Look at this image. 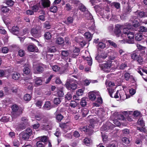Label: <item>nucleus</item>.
Segmentation results:
<instances>
[{"label": "nucleus", "instance_id": "obj_1", "mask_svg": "<svg viewBox=\"0 0 147 147\" xmlns=\"http://www.w3.org/2000/svg\"><path fill=\"white\" fill-rule=\"evenodd\" d=\"M79 9L84 12L85 16L88 20V24L87 26L88 29L90 31H94L95 30V26L94 20L92 15L87 9L81 3L80 4Z\"/></svg>", "mask_w": 147, "mask_h": 147}, {"label": "nucleus", "instance_id": "obj_2", "mask_svg": "<svg viewBox=\"0 0 147 147\" xmlns=\"http://www.w3.org/2000/svg\"><path fill=\"white\" fill-rule=\"evenodd\" d=\"M125 26L123 29V34L121 35V37L123 38H126L127 37L129 39L127 42L129 44H133L134 43V34L133 32H131L130 29L131 28V25L128 23L125 24Z\"/></svg>", "mask_w": 147, "mask_h": 147}, {"label": "nucleus", "instance_id": "obj_3", "mask_svg": "<svg viewBox=\"0 0 147 147\" xmlns=\"http://www.w3.org/2000/svg\"><path fill=\"white\" fill-rule=\"evenodd\" d=\"M111 62L108 60L105 61V63L99 65V66L101 69L106 72H109L111 71Z\"/></svg>", "mask_w": 147, "mask_h": 147}, {"label": "nucleus", "instance_id": "obj_4", "mask_svg": "<svg viewBox=\"0 0 147 147\" xmlns=\"http://www.w3.org/2000/svg\"><path fill=\"white\" fill-rule=\"evenodd\" d=\"M120 97L121 100H124L126 98L130 97V96L126 95L125 92L124 90H117L114 96L115 98H118Z\"/></svg>", "mask_w": 147, "mask_h": 147}, {"label": "nucleus", "instance_id": "obj_5", "mask_svg": "<svg viewBox=\"0 0 147 147\" xmlns=\"http://www.w3.org/2000/svg\"><path fill=\"white\" fill-rule=\"evenodd\" d=\"M105 84L107 86H108L107 90L110 96L111 97H113L112 94L114 92L116 88L114 83L112 82H108L106 81L105 82Z\"/></svg>", "mask_w": 147, "mask_h": 147}, {"label": "nucleus", "instance_id": "obj_6", "mask_svg": "<svg viewBox=\"0 0 147 147\" xmlns=\"http://www.w3.org/2000/svg\"><path fill=\"white\" fill-rule=\"evenodd\" d=\"M71 52L68 50H63L61 51V58L65 61H67L69 59V61L70 62L71 59L70 57H71Z\"/></svg>", "mask_w": 147, "mask_h": 147}, {"label": "nucleus", "instance_id": "obj_7", "mask_svg": "<svg viewBox=\"0 0 147 147\" xmlns=\"http://www.w3.org/2000/svg\"><path fill=\"white\" fill-rule=\"evenodd\" d=\"M25 120L24 124H22L21 123L18 124L16 126V129L17 131H20L25 128L26 126L28 124V119L25 117L22 118V121Z\"/></svg>", "mask_w": 147, "mask_h": 147}, {"label": "nucleus", "instance_id": "obj_8", "mask_svg": "<svg viewBox=\"0 0 147 147\" xmlns=\"http://www.w3.org/2000/svg\"><path fill=\"white\" fill-rule=\"evenodd\" d=\"M71 123L69 121L62 123L60 125L61 128L63 129L64 133H65L68 130L71 129Z\"/></svg>", "mask_w": 147, "mask_h": 147}, {"label": "nucleus", "instance_id": "obj_9", "mask_svg": "<svg viewBox=\"0 0 147 147\" xmlns=\"http://www.w3.org/2000/svg\"><path fill=\"white\" fill-rule=\"evenodd\" d=\"M45 67V66L42 63H38L36 66L34 67V68L36 70L34 71V73L35 74H40L42 73L44 71V68Z\"/></svg>", "mask_w": 147, "mask_h": 147}, {"label": "nucleus", "instance_id": "obj_10", "mask_svg": "<svg viewBox=\"0 0 147 147\" xmlns=\"http://www.w3.org/2000/svg\"><path fill=\"white\" fill-rule=\"evenodd\" d=\"M12 109L13 114H16L17 116H19L22 113L23 109L21 107H19L16 105H13L12 107Z\"/></svg>", "mask_w": 147, "mask_h": 147}, {"label": "nucleus", "instance_id": "obj_11", "mask_svg": "<svg viewBox=\"0 0 147 147\" xmlns=\"http://www.w3.org/2000/svg\"><path fill=\"white\" fill-rule=\"evenodd\" d=\"M121 26L119 24H117L115 26L114 33L117 37H119L120 36L121 37V34H123L121 31Z\"/></svg>", "mask_w": 147, "mask_h": 147}, {"label": "nucleus", "instance_id": "obj_12", "mask_svg": "<svg viewBox=\"0 0 147 147\" xmlns=\"http://www.w3.org/2000/svg\"><path fill=\"white\" fill-rule=\"evenodd\" d=\"M94 128V125L92 124L90 125L89 126L87 127H80L79 128V130L82 132H88L90 133L92 131L93 128Z\"/></svg>", "mask_w": 147, "mask_h": 147}, {"label": "nucleus", "instance_id": "obj_13", "mask_svg": "<svg viewBox=\"0 0 147 147\" xmlns=\"http://www.w3.org/2000/svg\"><path fill=\"white\" fill-rule=\"evenodd\" d=\"M31 34L35 38L39 37L41 36V32L40 30L33 28L31 30Z\"/></svg>", "mask_w": 147, "mask_h": 147}, {"label": "nucleus", "instance_id": "obj_14", "mask_svg": "<svg viewBox=\"0 0 147 147\" xmlns=\"http://www.w3.org/2000/svg\"><path fill=\"white\" fill-rule=\"evenodd\" d=\"M99 93L98 92L94 91L89 93L88 96L90 100L92 101L95 100L96 96L99 95Z\"/></svg>", "mask_w": 147, "mask_h": 147}, {"label": "nucleus", "instance_id": "obj_15", "mask_svg": "<svg viewBox=\"0 0 147 147\" xmlns=\"http://www.w3.org/2000/svg\"><path fill=\"white\" fill-rule=\"evenodd\" d=\"M108 51L110 55L109 58L111 60H114L117 57V53L114 50L110 49L108 50Z\"/></svg>", "mask_w": 147, "mask_h": 147}, {"label": "nucleus", "instance_id": "obj_16", "mask_svg": "<svg viewBox=\"0 0 147 147\" xmlns=\"http://www.w3.org/2000/svg\"><path fill=\"white\" fill-rule=\"evenodd\" d=\"M107 57L106 53H102L100 55H97L95 57L96 59L99 63L102 62V59L106 58Z\"/></svg>", "mask_w": 147, "mask_h": 147}, {"label": "nucleus", "instance_id": "obj_17", "mask_svg": "<svg viewBox=\"0 0 147 147\" xmlns=\"http://www.w3.org/2000/svg\"><path fill=\"white\" fill-rule=\"evenodd\" d=\"M65 85L67 88L70 90H75L77 87L76 84L74 83L70 84L69 83L67 82Z\"/></svg>", "mask_w": 147, "mask_h": 147}, {"label": "nucleus", "instance_id": "obj_18", "mask_svg": "<svg viewBox=\"0 0 147 147\" xmlns=\"http://www.w3.org/2000/svg\"><path fill=\"white\" fill-rule=\"evenodd\" d=\"M34 81L35 86L40 85L42 83V78L41 77H36L34 79Z\"/></svg>", "mask_w": 147, "mask_h": 147}, {"label": "nucleus", "instance_id": "obj_19", "mask_svg": "<svg viewBox=\"0 0 147 147\" xmlns=\"http://www.w3.org/2000/svg\"><path fill=\"white\" fill-rule=\"evenodd\" d=\"M131 8L129 5L127 7H123V12L124 14L127 15L131 11Z\"/></svg>", "mask_w": 147, "mask_h": 147}, {"label": "nucleus", "instance_id": "obj_20", "mask_svg": "<svg viewBox=\"0 0 147 147\" xmlns=\"http://www.w3.org/2000/svg\"><path fill=\"white\" fill-rule=\"evenodd\" d=\"M28 51L31 52H37L38 51L37 47L34 45H29L27 47Z\"/></svg>", "mask_w": 147, "mask_h": 147}, {"label": "nucleus", "instance_id": "obj_21", "mask_svg": "<svg viewBox=\"0 0 147 147\" xmlns=\"http://www.w3.org/2000/svg\"><path fill=\"white\" fill-rule=\"evenodd\" d=\"M80 51V50L78 48H75L73 50V53H71V57L76 58L79 55Z\"/></svg>", "mask_w": 147, "mask_h": 147}, {"label": "nucleus", "instance_id": "obj_22", "mask_svg": "<svg viewBox=\"0 0 147 147\" xmlns=\"http://www.w3.org/2000/svg\"><path fill=\"white\" fill-rule=\"evenodd\" d=\"M135 13L136 14L138 15V17L139 18L147 17V12L136 11Z\"/></svg>", "mask_w": 147, "mask_h": 147}, {"label": "nucleus", "instance_id": "obj_23", "mask_svg": "<svg viewBox=\"0 0 147 147\" xmlns=\"http://www.w3.org/2000/svg\"><path fill=\"white\" fill-rule=\"evenodd\" d=\"M41 3L44 7H47L50 5V2L49 0H42Z\"/></svg>", "mask_w": 147, "mask_h": 147}, {"label": "nucleus", "instance_id": "obj_24", "mask_svg": "<svg viewBox=\"0 0 147 147\" xmlns=\"http://www.w3.org/2000/svg\"><path fill=\"white\" fill-rule=\"evenodd\" d=\"M140 53V50L134 51L131 55V57L133 59H136Z\"/></svg>", "mask_w": 147, "mask_h": 147}, {"label": "nucleus", "instance_id": "obj_25", "mask_svg": "<svg viewBox=\"0 0 147 147\" xmlns=\"http://www.w3.org/2000/svg\"><path fill=\"white\" fill-rule=\"evenodd\" d=\"M108 126H107L106 125H103L101 128V130L103 131H105L107 130H109V129H111L113 128L114 125L113 124H111L110 123H109Z\"/></svg>", "mask_w": 147, "mask_h": 147}, {"label": "nucleus", "instance_id": "obj_26", "mask_svg": "<svg viewBox=\"0 0 147 147\" xmlns=\"http://www.w3.org/2000/svg\"><path fill=\"white\" fill-rule=\"evenodd\" d=\"M19 29L17 26H13L10 30L11 33L17 35L18 33Z\"/></svg>", "mask_w": 147, "mask_h": 147}, {"label": "nucleus", "instance_id": "obj_27", "mask_svg": "<svg viewBox=\"0 0 147 147\" xmlns=\"http://www.w3.org/2000/svg\"><path fill=\"white\" fill-rule=\"evenodd\" d=\"M111 14V13L109 11H106L105 13L102 15V17L103 18L108 20L110 18Z\"/></svg>", "mask_w": 147, "mask_h": 147}, {"label": "nucleus", "instance_id": "obj_28", "mask_svg": "<svg viewBox=\"0 0 147 147\" xmlns=\"http://www.w3.org/2000/svg\"><path fill=\"white\" fill-rule=\"evenodd\" d=\"M89 112L88 110L86 108H84L81 110L80 113L82 117H86L88 114Z\"/></svg>", "mask_w": 147, "mask_h": 147}, {"label": "nucleus", "instance_id": "obj_29", "mask_svg": "<svg viewBox=\"0 0 147 147\" xmlns=\"http://www.w3.org/2000/svg\"><path fill=\"white\" fill-rule=\"evenodd\" d=\"M55 43L58 45H62L64 43V40L61 37H58L56 39Z\"/></svg>", "mask_w": 147, "mask_h": 147}, {"label": "nucleus", "instance_id": "obj_30", "mask_svg": "<svg viewBox=\"0 0 147 147\" xmlns=\"http://www.w3.org/2000/svg\"><path fill=\"white\" fill-rule=\"evenodd\" d=\"M143 139L144 137L141 134L138 135L137 138L136 140L135 143L137 144H138L140 143L142 140H143Z\"/></svg>", "mask_w": 147, "mask_h": 147}, {"label": "nucleus", "instance_id": "obj_31", "mask_svg": "<svg viewBox=\"0 0 147 147\" xmlns=\"http://www.w3.org/2000/svg\"><path fill=\"white\" fill-rule=\"evenodd\" d=\"M43 109L46 110H49L51 108V103L49 101L46 102L43 107Z\"/></svg>", "mask_w": 147, "mask_h": 147}, {"label": "nucleus", "instance_id": "obj_32", "mask_svg": "<svg viewBox=\"0 0 147 147\" xmlns=\"http://www.w3.org/2000/svg\"><path fill=\"white\" fill-rule=\"evenodd\" d=\"M138 129L141 132H144L146 134V135L144 136V138L145 140L147 141V130L145 128H140V127H138Z\"/></svg>", "mask_w": 147, "mask_h": 147}, {"label": "nucleus", "instance_id": "obj_33", "mask_svg": "<svg viewBox=\"0 0 147 147\" xmlns=\"http://www.w3.org/2000/svg\"><path fill=\"white\" fill-rule=\"evenodd\" d=\"M35 117L37 121H40L42 123H45L46 122V121H44L43 120L44 119L43 118L42 116L41 115H36L35 116Z\"/></svg>", "mask_w": 147, "mask_h": 147}, {"label": "nucleus", "instance_id": "obj_34", "mask_svg": "<svg viewBox=\"0 0 147 147\" xmlns=\"http://www.w3.org/2000/svg\"><path fill=\"white\" fill-rule=\"evenodd\" d=\"M20 76V74L18 72H15L12 74V78L15 80H18Z\"/></svg>", "mask_w": 147, "mask_h": 147}, {"label": "nucleus", "instance_id": "obj_35", "mask_svg": "<svg viewBox=\"0 0 147 147\" xmlns=\"http://www.w3.org/2000/svg\"><path fill=\"white\" fill-rule=\"evenodd\" d=\"M86 99L87 98L86 97H84L81 99L80 102V105L82 107H84L86 106L87 104Z\"/></svg>", "mask_w": 147, "mask_h": 147}, {"label": "nucleus", "instance_id": "obj_36", "mask_svg": "<svg viewBox=\"0 0 147 147\" xmlns=\"http://www.w3.org/2000/svg\"><path fill=\"white\" fill-rule=\"evenodd\" d=\"M36 140H39L40 141L42 142H45L47 140V138L46 136H43L38 137L36 138Z\"/></svg>", "mask_w": 147, "mask_h": 147}, {"label": "nucleus", "instance_id": "obj_37", "mask_svg": "<svg viewBox=\"0 0 147 147\" xmlns=\"http://www.w3.org/2000/svg\"><path fill=\"white\" fill-rule=\"evenodd\" d=\"M30 72V70L29 67L28 65H27L26 67H25L23 69L24 73L26 74H29Z\"/></svg>", "mask_w": 147, "mask_h": 147}, {"label": "nucleus", "instance_id": "obj_38", "mask_svg": "<svg viewBox=\"0 0 147 147\" xmlns=\"http://www.w3.org/2000/svg\"><path fill=\"white\" fill-rule=\"evenodd\" d=\"M84 36L89 41L91 40L92 38V35L89 32H86L84 34Z\"/></svg>", "mask_w": 147, "mask_h": 147}, {"label": "nucleus", "instance_id": "obj_39", "mask_svg": "<svg viewBox=\"0 0 147 147\" xmlns=\"http://www.w3.org/2000/svg\"><path fill=\"white\" fill-rule=\"evenodd\" d=\"M143 37V36L140 33L137 34L136 35L135 39L137 41H140L142 40Z\"/></svg>", "mask_w": 147, "mask_h": 147}, {"label": "nucleus", "instance_id": "obj_40", "mask_svg": "<svg viewBox=\"0 0 147 147\" xmlns=\"http://www.w3.org/2000/svg\"><path fill=\"white\" fill-rule=\"evenodd\" d=\"M117 143L115 142H113L107 145V147H117Z\"/></svg>", "mask_w": 147, "mask_h": 147}, {"label": "nucleus", "instance_id": "obj_41", "mask_svg": "<svg viewBox=\"0 0 147 147\" xmlns=\"http://www.w3.org/2000/svg\"><path fill=\"white\" fill-rule=\"evenodd\" d=\"M44 27L47 29H49L51 28V24L49 21H46L44 23Z\"/></svg>", "mask_w": 147, "mask_h": 147}, {"label": "nucleus", "instance_id": "obj_42", "mask_svg": "<svg viewBox=\"0 0 147 147\" xmlns=\"http://www.w3.org/2000/svg\"><path fill=\"white\" fill-rule=\"evenodd\" d=\"M129 24L130 25H131V27H132V26H133L134 27H137L140 25V24L139 22L138 21H137V20H134L132 24H131L129 23Z\"/></svg>", "mask_w": 147, "mask_h": 147}, {"label": "nucleus", "instance_id": "obj_43", "mask_svg": "<svg viewBox=\"0 0 147 147\" xmlns=\"http://www.w3.org/2000/svg\"><path fill=\"white\" fill-rule=\"evenodd\" d=\"M5 3L9 7L13 6L14 3V2L12 0H6Z\"/></svg>", "mask_w": 147, "mask_h": 147}, {"label": "nucleus", "instance_id": "obj_44", "mask_svg": "<svg viewBox=\"0 0 147 147\" xmlns=\"http://www.w3.org/2000/svg\"><path fill=\"white\" fill-rule=\"evenodd\" d=\"M85 59L87 61V63L89 65L91 66L92 65V58L90 56L89 57H86Z\"/></svg>", "mask_w": 147, "mask_h": 147}, {"label": "nucleus", "instance_id": "obj_45", "mask_svg": "<svg viewBox=\"0 0 147 147\" xmlns=\"http://www.w3.org/2000/svg\"><path fill=\"white\" fill-rule=\"evenodd\" d=\"M138 123L142 127L140 128H144L143 127L145 126V123L142 119H139L138 121ZM139 127L140 128V127Z\"/></svg>", "mask_w": 147, "mask_h": 147}, {"label": "nucleus", "instance_id": "obj_46", "mask_svg": "<svg viewBox=\"0 0 147 147\" xmlns=\"http://www.w3.org/2000/svg\"><path fill=\"white\" fill-rule=\"evenodd\" d=\"M25 132L27 133V134L30 136H31L32 134H33V133L32 129L29 128H28L26 129Z\"/></svg>", "mask_w": 147, "mask_h": 147}, {"label": "nucleus", "instance_id": "obj_47", "mask_svg": "<svg viewBox=\"0 0 147 147\" xmlns=\"http://www.w3.org/2000/svg\"><path fill=\"white\" fill-rule=\"evenodd\" d=\"M106 47V45L102 42H100L98 44V49H103Z\"/></svg>", "mask_w": 147, "mask_h": 147}, {"label": "nucleus", "instance_id": "obj_48", "mask_svg": "<svg viewBox=\"0 0 147 147\" xmlns=\"http://www.w3.org/2000/svg\"><path fill=\"white\" fill-rule=\"evenodd\" d=\"M57 10V6H52L50 8V11L51 12L55 13Z\"/></svg>", "mask_w": 147, "mask_h": 147}, {"label": "nucleus", "instance_id": "obj_49", "mask_svg": "<svg viewBox=\"0 0 147 147\" xmlns=\"http://www.w3.org/2000/svg\"><path fill=\"white\" fill-rule=\"evenodd\" d=\"M39 4H37L33 5L32 7V9L34 11L36 12L39 9Z\"/></svg>", "mask_w": 147, "mask_h": 147}, {"label": "nucleus", "instance_id": "obj_50", "mask_svg": "<svg viewBox=\"0 0 147 147\" xmlns=\"http://www.w3.org/2000/svg\"><path fill=\"white\" fill-rule=\"evenodd\" d=\"M31 96L28 94H26L24 96V99L25 101H29L31 98Z\"/></svg>", "mask_w": 147, "mask_h": 147}, {"label": "nucleus", "instance_id": "obj_51", "mask_svg": "<svg viewBox=\"0 0 147 147\" xmlns=\"http://www.w3.org/2000/svg\"><path fill=\"white\" fill-rule=\"evenodd\" d=\"M45 37L47 40L51 38V34L49 32H46L45 34Z\"/></svg>", "mask_w": 147, "mask_h": 147}, {"label": "nucleus", "instance_id": "obj_52", "mask_svg": "<svg viewBox=\"0 0 147 147\" xmlns=\"http://www.w3.org/2000/svg\"><path fill=\"white\" fill-rule=\"evenodd\" d=\"M1 10L3 13H6L9 11V9L6 6H3L1 7Z\"/></svg>", "mask_w": 147, "mask_h": 147}, {"label": "nucleus", "instance_id": "obj_53", "mask_svg": "<svg viewBox=\"0 0 147 147\" xmlns=\"http://www.w3.org/2000/svg\"><path fill=\"white\" fill-rule=\"evenodd\" d=\"M77 103L75 101H72L69 104V105L72 108H74L77 106Z\"/></svg>", "mask_w": 147, "mask_h": 147}, {"label": "nucleus", "instance_id": "obj_54", "mask_svg": "<svg viewBox=\"0 0 147 147\" xmlns=\"http://www.w3.org/2000/svg\"><path fill=\"white\" fill-rule=\"evenodd\" d=\"M79 39H81V40L80 41V44L81 47H84L86 45V43L85 40H84V38L83 37H80Z\"/></svg>", "mask_w": 147, "mask_h": 147}, {"label": "nucleus", "instance_id": "obj_55", "mask_svg": "<svg viewBox=\"0 0 147 147\" xmlns=\"http://www.w3.org/2000/svg\"><path fill=\"white\" fill-rule=\"evenodd\" d=\"M73 21V17H69L67 18L66 22H67V24H69L72 23Z\"/></svg>", "mask_w": 147, "mask_h": 147}, {"label": "nucleus", "instance_id": "obj_56", "mask_svg": "<svg viewBox=\"0 0 147 147\" xmlns=\"http://www.w3.org/2000/svg\"><path fill=\"white\" fill-rule=\"evenodd\" d=\"M57 94L58 96L60 97H62L64 95V93L62 89L58 90L57 92Z\"/></svg>", "mask_w": 147, "mask_h": 147}, {"label": "nucleus", "instance_id": "obj_57", "mask_svg": "<svg viewBox=\"0 0 147 147\" xmlns=\"http://www.w3.org/2000/svg\"><path fill=\"white\" fill-rule=\"evenodd\" d=\"M91 142V140L88 138H86L84 140V143L87 146L89 145Z\"/></svg>", "mask_w": 147, "mask_h": 147}, {"label": "nucleus", "instance_id": "obj_58", "mask_svg": "<svg viewBox=\"0 0 147 147\" xmlns=\"http://www.w3.org/2000/svg\"><path fill=\"white\" fill-rule=\"evenodd\" d=\"M30 136H29L25 132L23 133L22 135V137L23 139L24 140H28Z\"/></svg>", "mask_w": 147, "mask_h": 147}, {"label": "nucleus", "instance_id": "obj_59", "mask_svg": "<svg viewBox=\"0 0 147 147\" xmlns=\"http://www.w3.org/2000/svg\"><path fill=\"white\" fill-rule=\"evenodd\" d=\"M9 120V118L7 116H3L1 119V121L3 122H6Z\"/></svg>", "mask_w": 147, "mask_h": 147}, {"label": "nucleus", "instance_id": "obj_60", "mask_svg": "<svg viewBox=\"0 0 147 147\" xmlns=\"http://www.w3.org/2000/svg\"><path fill=\"white\" fill-rule=\"evenodd\" d=\"M113 5L117 9H120V4L117 2H114L112 3Z\"/></svg>", "mask_w": 147, "mask_h": 147}, {"label": "nucleus", "instance_id": "obj_61", "mask_svg": "<svg viewBox=\"0 0 147 147\" xmlns=\"http://www.w3.org/2000/svg\"><path fill=\"white\" fill-rule=\"evenodd\" d=\"M61 102V100L60 98H55L54 100V103L55 104L57 105L59 104Z\"/></svg>", "mask_w": 147, "mask_h": 147}, {"label": "nucleus", "instance_id": "obj_62", "mask_svg": "<svg viewBox=\"0 0 147 147\" xmlns=\"http://www.w3.org/2000/svg\"><path fill=\"white\" fill-rule=\"evenodd\" d=\"M28 86V89L29 90H32L33 89V86L32 83H26Z\"/></svg>", "mask_w": 147, "mask_h": 147}, {"label": "nucleus", "instance_id": "obj_63", "mask_svg": "<svg viewBox=\"0 0 147 147\" xmlns=\"http://www.w3.org/2000/svg\"><path fill=\"white\" fill-rule=\"evenodd\" d=\"M13 146L18 147L20 145V143L19 141L17 140H14L13 142Z\"/></svg>", "mask_w": 147, "mask_h": 147}, {"label": "nucleus", "instance_id": "obj_64", "mask_svg": "<svg viewBox=\"0 0 147 147\" xmlns=\"http://www.w3.org/2000/svg\"><path fill=\"white\" fill-rule=\"evenodd\" d=\"M36 146L37 147H44L45 146L40 141H38L36 143Z\"/></svg>", "mask_w": 147, "mask_h": 147}]
</instances>
